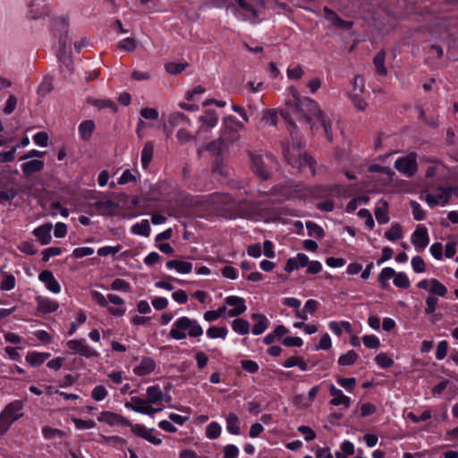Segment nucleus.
<instances>
[{"label": "nucleus", "instance_id": "obj_1", "mask_svg": "<svg viewBox=\"0 0 458 458\" xmlns=\"http://www.w3.org/2000/svg\"><path fill=\"white\" fill-rule=\"evenodd\" d=\"M211 198L218 214L226 219H253L259 214L258 202L248 199L235 202L229 193L216 192Z\"/></svg>", "mask_w": 458, "mask_h": 458}, {"label": "nucleus", "instance_id": "obj_2", "mask_svg": "<svg viewBox=\"0 0 458 458\" xmlns=\"http://www.w3.org/2000/svg\"><path fill=\"white\" fill-rule=\"evenodd\" d=\"M332 193V188L318 185L312 189L302 185H296L294 188L283 186L280 188V194L287 199H305L310 195L317 198H327Z\"/></svg>", "mask_w": 458, "mask_h": 458}, {"label": "nucleus", "instance_id": "obj_3", "mask_svg": "<svg viewBox=\"0 0 458 458\" xmlns=\"http://www.w3.org/2000/svg\"><path fill=\"white\" fill-rule=\"evenodd\" d=\"M186 330H188V335L191 337H198L203 334L202 327L196 320L191 319L188 317H182L174 322L169 335L173 339L182 340L187 336Z\"/></svg>", "mask_w": 458, "mask_h": 458}, {"label": "nucleus", "instance_id": "obj_4", "mask_svg": "<svg viewBox=\"0 0 458 458\" xmlns=\"http://www.w3.org/2000/svg\"><path fill=\"white\" fill-rule=\"evenodd\" d=\"M24 403L21 400L9 403L0 412V437L5 434L10 427L23 416Z\"/></svg>", "mask_w": 458, "mask_h": 458}, {"label": "nucleus", "instance_id": "obj_5", "mask_svg": "<svg viewBox=\"0 0 458 458\" xmlns=\"http://www.w3.org/2000/svg\"><path fill=\"white\" fill-rule=\"evenodd\" d=\"M292 96V100L287 101V105L294 106L293 112L302 114H321L318 104L310 98L301 97L298 89L294 87L288 89Z\"/></svg>", "mask_w": 458, "mask_h": 458}, {"label": "nucleus", "instance_id": "obj_6", "mask_svg": "<svg viewBox=\"0 0 458 458\" xmlns=\"http://www.w3.org/2000/svg\"><path fill=\"white\" fill-rule=\"evenodd\" d=\"M92 299L101 307H107L108 312L115 317L123 316L126 309L123 306L124 301L118 295L109 293L106 298L98 291L91 292Z\"/></svg>", "mask_w": 458, "mask_h": 458}, {"label": "nucleus", "instance_id": "obj_7", "mask_svg": "<svg viewBox=\"0 0 458 458\" xmlns=\"http://www.w3.org/2000/svg\"><path fill=\"white\" fill-rule=\"evenodd\" d=\"M283 155L286 162L293 167L298 168L301 171L305 167H309L312 175L316 174V161L315 159L307 153L302 155L299 152L298 156L292 155L289 148H284Z\"/></svg>", "mask_w": 458, "mask_h": 458}, {"label": "nucleus", "instance_id": "obj_8", "mask_svg": "<svg viewBox=\"0 0 458 458\" xmlns=\"http://www.w3.org/2000/svg\"><path fill=\"white\" fill-rule=\"evenodd\" d=\"M250 160V169L262 181H267L272 176L271 170L266 165L261 155L251 150L247 151Z\"/></svg>", "mask_w": 458, "mask_h": 458}, {"label": "nucleus", "instance_id": "obj_9", "mask_svg": "<svg viewBox=\"0 0 458 458\" xmlns=\"http://www.w3.org/2000/svg\"><path fill=\"white\" fill-rule=\"evenodd\" d=\"M125 407L131 409L134 411L147 414L149 416H153L155 413L159 412L163 410V405L161 407L155 408L153 407L147 399H142L138 396H134L131 399V402L125 403Z\"/></svg>", "mask_w": 458, "mask_h": 458}, {"label": "nucleus", "instance_id": "obj_10", "mask_svg": "<svg viewBox=\"0 0 458 458\" xmlns=\"http://www.w3.org/2000/svg\"><path fill=\"white\" fill-rule=\"evenodd\" d=\"M67 347L73 354H79L87 359L98 358L99 353L87 344L85 339H73L70 340L66 344Z\"/></svg>", "mask_w": 458, "mask_h": 458}, {"label": "nucleus", "instance_id": "obj_11", "mask_svg": "<svg viewBox=\"0 0 458 458\" xmlns=\"http://www.w3.org/2000/svg\"><path fill=\"white\" fill-rule=\"evenodd\" d=\"M305 123H310V129L316 131L323 128L328 141H333L332 122L327 116H302Z\"/></svg>", "mask_w": 458, "mask_h": 458}, {"label": "nucleus", "instance_id": "obj_12", "mask_svg": "<svg viewBox=\"0 0 458 458\" xmlns=\"http://www.w3.org/2000/svg\"><path fill=\"white\" fill-rule=\"evenodd\" d=\"M131 428V431L137 437H141L149 443L158 445L162 443V439L159 437H157L153 435V432L155 431L154 428H147L142 424H132L131 426H129Z\"/></svg>", "mask_w": 458, "mask_h": 458}, {"label": "nucleus", "instance_id": "obj_13", "mask_svg": "<svg viewBox=\"0 0 458 458\" xmlns=\"http://www.w3.org/2000/svg\"><path fill=\"white\" fill-rule=\"evenodd\" d=\"M98 420L100 422H106L109 426H131V422L121 414L113 411H102L98 417Z\"/></svg>", "mask_w": 458, "mask_h": 458}, {"label": "nucleus", "instance_id": "obj_14", "mask_svg": "<svg viewBox=\"0 0 458 458\" xmlns=\"http://www.w3.org/2000/svg\"><path fill=\"white\" fill-rule=\"evenodd\" d=\"M91 208L94 209V212L105 216H113L116 213V209L118 208V204L112 199H107L105 201H96L91 204Z\"/></svg>", "mask_w": 458, "mask_h": 458}, {"label": "nucleus", "instance_id": "obj_15", "mask_svg": "<svg viewBox=\"0 0 458 458\" xmlns=\"http://www.w3.org/2000/svg\"><path fill=\"white\" fill-rule=\"evenodd\" d=\"M68 20L65 17H57L54 20L53 28L55 32L60 33L59 43L62 48H64L69 43L68 39Z\"/></svg>", "mask_w": 458, "mask_h": 458}, {"label": "nucleus", "instance_id": "obj_16", "mask_svg": "<svg viewBox=\"0 0 458 458\" xmlns=\"http://www.w3.org/2000/svg\"><path fill=\"white\" fill-rule=\"evenodd\" d=\"M394 167L405 174L411 176L417 171V162L415 157L411 156L398 158L394 163Z\"/></svg>", "mask_w": 458, "mask_h": 458}, {"label": "nucleus", "instance_id": "obj_17", "mask_svg": "<svg viewBox=\"0 0 458 458\" xmlns=\"http://www.w3.org/2000/svg\"><path fill=\"white\" fill-rule=\"evenodd\" d=\"M225 303L229 306H233V309L228 310V316L231 318L238 317L245 312L247 307L245 301L242 297L238 296H228L225 298Z\"/></svg>", "mask_w": 458, "mask_h": 458}, {"label": "nucleus", "instance_id": "obj_18", "mask_svg": "<svg viewBox=\"0 0 458 458\" xmlns=\"http://www.w3.org/2000/svg\"><path fill=\"white\" fill-rule=\"evenodd\" d=\"M429 242V236L425 226H418L411 235V243L420 250H424Z\"/></svg>", "mask_w": 458, "mask_h": 458}, {"label": "nucleus", "instance_id": "obj_19", "mask_svg": "<svg viewBox=\"0 0 458 458\" xmlns=\"http://www.w3.org/2000/svg\"><path fill=\"white\" fill-rule=\"evenodd\" d=\"M157 368V363L151 357H143L140 365L133 369V373L139 377L151 374Z\"/></svg>", "mask_w": 458, "mask_h": 458}, {"label": "nucleus", "instance_id": "obj_20", "mask_svg": "<svg viewBox=\"0 0 458 458\" xmlns=\"http://www.w3.org/2000/svg\"><path fill=\"white\" fill-rule=\"evenodd\" d=\"M329 394L333 398L329 403L333 406L344 405L346 409L351 406V399L344 395V393L336 388L334 385L330 386Z\"/></svg>", "mask_w": 458, "mask_h": 458}, {"label": "nucleus", "instance_id": "obj_21", "mask_svg": "<svg viewBox=\"0 0 458 458\" xmlns=\"http://www.w3.org/2000/svg\"><path fill=\"white\" fill-rule=\"evenodd\" d=\"M36 301L38 303L37 311L41 314L53 313L56 311L59 308V304L57 301L50 300L48 298L38 296L36 298Z\"/></svg>", "mask_w": 458, "mask_h": 458}, {"label": "nucleus", "instance_id": "obj_22", "mask_svg": "<svg viewBox=\"0 0 458 458\" xmlns=\"http://www.w3.org/2000/svg\"><path fill=\"white\" fill-rule=\"evenodd\" d=\"M38 279L45 284L46 287L54 293H58L61 291L59 283L55 278L50 270H43L38 276Z\"/></svg>", "mask_w": 458, "mask_h": 458}, {"label": "nucleus", "instance_id": "obj_23", "mask_svg": "<svg viewBox=\"0 0 458 458\" xmlns=\"http://www.w3.org/2000/svg\"><path fill=\"white\" fill-rule=\"evenodd\" d=\"M251 319L256 321L252 327V333L256 335H261L269 326L268 319L261 313H253Z\"/></svg>", "mask_w": 458, "mask_h": 458}, {"label": "nucleus", "instance_id": "obj_24", "mask_svg": "<svg viewBox=\"0 0 458 458\" xmlns=\"http://www.w3.org/2000/svg\"><path fill=\"white\" fill-rule=\"evenodd\" d=\"M51 230L52 225L45 224L34 229L33 234L38 238V240L42 245H47L50 243L52 239L50 234Z\"/></svg>", "mask_w": 458, "mask_h": 458}, {"label": "nucleus", "instance_id": "obj_25", "mask_svg": "<svg viewBox=\"0 0 458 458\" xmlns=\"http://www.w3.org/2000/svg\"><path fill=\"white\" fill-rule=\"evenodd\" d=\"M50 356L49 352H29L25 360L31 367H38L47 360Z\"/></svg>", "mask_w": 458, "mask_h": 458}, {"label": "nucleus", "instance_id": "obj_26", "mask_svg": "<svg viewBox=\"0 0 458 458\" xmlns=\"http://www.w3.org/2000/svg\"><path fill=\"white\" fill-rule=\"evenodd\" d=\"M164 394L159 386H151L147 388V400L152 404H161Z\"/></svg>", "mask_w": 458, "mask_h": 458}, {"label": "nucleus", "instance_id": "obj_27", "mask_svg": "<svg viewBox=\"0 0 458 458\" xmlns=\"http://www.w3.org/2000/svg\"><path fill=\"white\" fill-rule=\"evenodd\" d=\"M44 167V162L34 159L21 165V170L25 176H30L34 173L40 172Z\"/></svg>", "mask_w": 458, "mask_h": 458}, {"label": "nucleus", "instance_id": "obj_28", "mask_svg": "<svg viewBox=\"0 0 458 458\" xmlns=\"http://www.w3.org/2000/svg\"><path fill=\"white\" fill-rule=\"evenodd\" d=\"M95 128H96V126H95L94 121H92V120L83 121L79 125V133H80L81 138L86 141L89 140L92 136V133L95 131Z\"/></svg>", "mask_w": 458, "mask_h": 458}, {"label": "nucleus", "instance_id": "obj_29", "mask_svg": "<svg viewBox=\"0 0 458 458\" xmlns=\"http://www.w3.org/2000/svg\"><path fill=\"white\" fill-rule=\"evenodd\" d=\"M154 154V144L152 141H147L141 151V165L144 169H147L152 161Z\"/></svg>", "mask_w": 458, "mask_h": 458}, {"label": "nucleus", "instance_id": "obj_30", "mask_svg": "<svg viewBox=\"0 0 458 458\" xmlns=\"http://www.w3.org/2000/svg\"><path fill=\"white\" fill-rule=\"evenodd\" d=\"M386 52L381 50L377 54L373 59V64L377 74L386 76L387 74L386 67L385 66Z\"/></svg>", "mask_w": 458, "mask_h": 458}, {"label": "nucleus", "instance_id": "obj_31", "mask_svg": "<svg viewBox=\"0 0 458 458\" xmlns=\"http://www.w3.org/2000/svg\"><path fill=\"white\" fill-rule=\"evenodd\" d=\"M211 172L214 174H219L225 178H227L230 175L229 170L224 162V157L214 159Z\"/></svg>", "mask_w": 458, "mask_h": 458}, {"label": "nucleus", "instance_id": "obj_32", "mask_svg": "<svg viewBox=\"0 0 458 458\" xmlns=\"http://www.w3.org/2000/svg\"><path fill=\"white\" fill-rule=\"evenodd\" d=\"M428 291L431 295L440 297H445L448 292L446 286L436 278L430 279V287Z\"/></svg>", "mask_w": 458, "mask_h": 458}, {"label": "nucleus", "instance_id": "obj_33", "mask_svg": "<svg viewBox=\"0 0 458 458\" xmlns=\"http://www.w3.org/2000/svg\"><path fill=\"white\" fill-rule=\"evenodd\" d=\"M250 323L242 318H237L232 322L233 330L240 335H247L250 332Z\"/></svg>", "mask_w": 458, "mask_h": 458}, {"label": "nucleus", "instance_id": "obj_34", "mask_svg": "<svg viewBox=\"0 0 458 458\" xmlns=\"http://www.w3.org/2000/svg\"><path fill=\"white\" fill-rule=\"evenodd\" d=\"M226 428L229 433L233 435H239L241 433V428L239 425L238 416L234 413H229L226 417Z\"/></svg>", "mask_w": 458, "mask_h": 458}, {"label": "nucleus", "instance_id": "obj_35", "mask_svg": "<svg viewBox=\"0 0 458 458\" xmlns=\"http://www.w3.org/2000/svg\"><path fill=\"white\" fill-rule=\"evenodd\" d=\"M396 272L392 267H385L378 275V282L383 289L388 288V280L394 278Z\"/></svg>", "mask_w": 458, "mask_h": 458}, {"label": "nucleus", "instance_id": "obj_36", "mask_svg": "<svg viewBox=\"0 0 458 458\" xmlns=\"http://www.w3.org/2000/svg\"><path fill=\"white\" fill-rule=\"evenodd\" d=\"M88 103L93 106H96L98 111H101L105 107L110 108L111 112H117L115 104L111 100L106 99H89Z\"/></svg>", "mask_w": 458, "mask_h": 458}, {"label": "nucleus", "instance_id": "obj_37", "mask_svg": "<svg viewBox=\"0 0 458 458\" xmlns=\"http://www.w3.org/2000/svg\"><path fill=\"white\" fill-rule=\"evenodd\" d=\"M131 232L138 235L148 237L150 234V225L148 220H142L131 227Z\"/></svg>", "mask_w": 458, "mask_h": 458}, {"label": "nucleus", "instance_id": "obj_38", "mask_svg": "<svg viewBox=\"0 0 458 458\" xmlns=\"http://www.w3.org/2000/svg\"><path fill=\"white\" fill-rule=\"evenodd\" d=\"M385 237L389 241H397L403 237V228L400 224H394L391 228L385 233Z\"/></svg>", "mask_w": 458, "mask_h": 458}, {"label": "nucleus", "instance_id": "obj_39", "mask_svg": "<svg viewBox=\"0 0 458 458\" xmlns=\"http://www.w3.org/2000/svg\"><path fill=\"white\" fill-rule=\"evenodd\" d=\"M42 435L46 439H53L55 437H64L66 436V433L64 430L45 426L42 428Z\"/></svg>", "mask_w": 458, "mask_h": 458}, {"label": "nucleus", "instance_id": "obj_40", "mask_svg": "<svg viewBox=\"0 0 458 458\" xmlns=\"http://www.w3.org/2000/svg\"><path fill=\"white\" fill-rule=\"evenodd\" d=\"M358 359V354L355 351L350 350L345 354H342L338 359V363L341 366H350L355 363Z\"/></svg>", "mask_w": 458, "mask_h": 458}, {"label": "nucleus", "instance_id": "obj_41", "mask_svg": "<svg viewBox=\"0 0 458 458\" xmlns=\"http://www.w3.org/2000/svg\"><path fill=\"white\" fill-rule=\"evenodd\" d=\"M306 227L310 236H314L317 239H322L325 236V232L321 226L314 222L309 221L306 223Z\"/></svg>", "mask_w": 458, "mask_h": 458}, {"label": "nucleus", "instance_id": "obj_42", "mask_svg": "<svg viewBox=\"0 0 458 458\" xmlns=\"http://www.w3.org/2000/svg\"><path fill=\"white\" fill-rule=\"evenodd\" d=\"M228 330L225 327H210L207 330V335L209 338H222L225 339L227 335Z\"/></svg>", "mask_w": 458, "mask_h": 458}, {"label": "nucleus", "instance_id": "obj_43", "mask_svg": "<svg viewBox=\"0 0 458 458\" xmlns=\"http://www.w3.org/2000/svg\"><path fill=\"white\" fill-rule=\"evenodd\" d=\"M207 151L215 158L223 157L222 144L219 141L213 140L206 147Z\"/></svg>", "mask_w": 458, "mask_h": 458}, {"label": "nucleus", "instance_id": "obj_44", "mask_svg": "<svg viewBox=\"0 0 458 458\" xmlns=\"http://www.w3.org/2000/svg\"><path fill=\"white\" fill-rule=\"evenodd\" d=\"M287 78L291 81H299L304 75V71L301 65L288 67L286 70Z\"/></svg>", "mask_w": 458, "mask_h": 458}, {"label": "nucleus", "instance_id": "obj_45", "mask_svg": "<svg viewBox=\"0 0 458 458\" xmlns=\"http://www.w3.org/2000/svg\"><path fill=\"white\" fill-rule=\"evenodd\" d=\"M221 434V426L216 422L213 421L209 423L206 428V436L209 439H216Z\"/></svg>", "mask_w": 458, "mask_h": 458}, {"label": "nucleus", "instance_id": "obj_46", "mask_svg": "<svg viewBox=\"0 0 458 458\" xmlns=\"http://www.w3.org/2000/svg\"><path fill=\"white\" fill-rule=\"evenodd\" d=\"M394 284L396 287L407 289L410 287L411 283L406 274L400 272L396 273L394 278Z\"/></svg>", "mask_w": 458, "mask_h": 458}, {"label": "nucleus", "instance_id": "obj_47", "mask_svg": "<svg viewBox=\"0 0 458 458\" xmlns=\"http://www.w3.org/2000/svg\"><path fill=\"white\" fill-rule=\"evenodd\" d=\"M375 360L377 364L382 369L390 368L394 364V360L385 352L378 353L376 356Z\"/></svg>", "mask_w": 458, "mask_h": 458}, {"label": "nucleus", "instance_id": "obj_48", "mask_svg": "<svg viewBox=\"0 0 458 458\" xmlns=\"http://www.w3.org/2000/svg\"><path fill=\"white\" fill-rule=\"evenodd\" d=\"M224 125L226 130H229L232 131H238L239 130H241L243 127L242 123L236 122L233 119V116H225Z\"/></svg>", "mask_w": 458, "mask_h": 458}, {"label": "nucleus", "instance_id": "obj_49", "mask_svg": "<svg viewBox=\"0 0 458 458\" xmlns=\"http://www.w3.org/2000/svg\"><path fill=\"white\" fill-rule=\"evenodd\" d=\"M224 125L226 130H229L232 131H238L239 130H241L243 127L242 123L236 122L233 119V116H225Z\"/></svg>", "mask_w": 458, "mask_h": 458}, {"label": "nucleus", "instance_id": "obj_50", "mask_svg": "<svg viewBox=\"0 0 458 458\" xmlns=\"http://www.w3.org/2000/svg\"><path fill=\"white\" fill-rule=\"evenodd\" d=\"M375 216L378 224H386L389 221L387 205L384 208H377L375 209Z\"/></svg>", "mask_w": 458, "mask_h": 458}, {"label": "nucleus", "instance_id": "obj_51", "mask_svg": "<svg viewBox=\"0 0 458 458\" xmlns=\"http://www.w3.org/2000/svg\"><path fill=\"white\" fill-rule=\"evenodd\" d=\"M187 64L182 63H168L165 65V71L170 74H179L185 70Z\"/></svg>", "mask_w": 458, "mask_h": 458}, {"label": "nucleus", "instance_id": "obj_52", "mask_svg": "<svg viewBox=\"0 0 458 458\" xmlns=\"http://www.w3.org/2000/svg\"><path fill=\"white\" fill-rule=\"evenodd\" d=\"M410 206L412 209V215H413V217L415 220L421 221V220L425 219L426 213L421 208L420 205L418 202H416L415 200H411L410 202Z\"/></svg>", "mask_w": 458, "mask_h": 458}, {"label": "nucleus", "instance_id": "obj_53", "mask_svg": "<svg viewBox=\"0 0 458 458\" xmlns=\"http://www.w3.org/2000/svg\"><path fill=\"white\" fill-rule=\"evenodd\" d=\"M15 286V277L11 274L4 276L3 281L0 284V290L10 291Z\"/></svg>", "mask_w": 458, "mask_h": 458}, {"label": "nucleus", "instance_id": "obj_54", "mask_svg": "<svg viewBox=\"0 0 458 458\" xmlns=\"http://www.w3.org/2000/svg\"><path fill=\"white\" fill-rule=\"evenodd\" d=\"M358 216L360 218L365 219V225L369 230H372L374 228V225H375L374 219H373V216L369 209H367V208L360 209L358 212Z\"/></svg>", "mask_w": 458, "mask_h": 458}, {"label": "nucleus", "instance_id": "obj_55", "mask_svg": "<svg viewBox=\"0 0 458 458\" xmlns=\"http://www.w3.org/2000/svg\"><path fill=\"white\" fill-rule=\"evenodd\" d=\"M111 289L128 293L131 291V285L127 281L121 278H116L112 282Z\"/></svg>", "mask_w": 458, "mask_h": 458}, {"label": "nucleus", "instance_id": "obj_56", "mask_svg": "<svg viewBox=\"0 0 458 458\" xmlns=\"http://www.w3.org/2000/svg\"><path fill=\"white\" fill-rule=\"evenodd\" d=\"M72 420L77 429H88L96 426V422L92 420H85L80 418H72Z\"/></svg>", "mask_w": 458, "mask_h": 458}, {"label": "nucleus", "instance_id": "obj_57", "mask_svg": "<svg viewBox=\"0 0 458 458\" xmlns=\"http://www.w3.org/2000/svg\"><path fill=\"white\" fill-rule=\"evenodd\" d=\"M18 250L27 255H35L38 252L34 243L28 241L21 242L18 246Z\"/></svg>", "mask_w": 458, "mask_h": 458}, {"label": "nucleus", "instance_id": "obj_58", "mask_svg": "<svg viewBox=\"0 0 458 458\" xmlns=\"http://www.w3.org/2000/svg\"><path fill=\"white\" fill-rule=\"evenodd\" d=\"M101 437L103 438L104 440V443L106 444H112L114 445H119V446H123V445H125L127 444V441L119 437V436H104V435H101Z\"/></svg>", "mask_w": 458, "mask_h": 458}, {"label": "nucleus", "instance_id": "obj_59", "mask_svg": "<svg viewBox=\"0 0 458 458\" xmlns=\"http://www.w3.org/2000/svg\"><path fill=\"white\" fill-rule=\"evenodd\" d=\"M438 299L434 295H428L426 299L425 313L431 315L436 311Z\"/></svg>", "mask_w": 458, "mask_h": 458}, {"label": "nucleus", "instance_id": "obj_60", "mask_svg": "<svg viewBox=\"0 0 458 458\" xmlns=\"http://www.w3.org/2000/svg\"><path fill=\"white\" fill-rule=\"evenodd\" d=\"M362 341L364 345L369 349H376L380 345L379 339L374 335H364Z\"/></svg>", "mask_w": 458, "mask_h": 458}, {"label": "nucleus", "instance_id": "obj_61", "mask_svg": "<svg viewBox=\"0 0 458 458\" xmlns=\"http://www.w3.org/2000/svg\"><path fill=\"white\" fill-rule=\"evenodd\" d=\"M336 381L349 392L352 391L356 386V379L354 377H338Z\"/></svg>", "mask_w": 458, "mask_h": 458}, {"label": "nucleus", "instance_id": "obj_62", "mask_svg": "<svg viewBox=\"0 0 458 458\" xmlns=\"http://www.w3.org/2000/svg\"><path fill=\"white\" fill-rule=\"evenodd\" d=\"M241 365L245 371L251 374L257 373L259 369V364L252 360H243L241 361Z\"/></svg>", "mask_w": 458, "mask_h": 458}, {"label": "nucleus", "instance_id": "obj_63", "mask_svg": "<svg viewBox=\"0 0 458 458\" xmlns=\"http://www.w3.org/2000/svg\"><path fill=\"white\" fill-rule=\"evenodd\" d=\"M411 266L416 273H423L426 271V264L420 256H415L411 259Z\"/></svg>", "mask_w": 458, "mask_h": 458}, {"label": "nucleus", "instance_id": "obj_64", "mask_svg": "<svg viewBox=\"0 0 458 458\" xmlns=\"http://www.w3.org/2000/svg\"><path fill=\"white\" fill-rule=\"evenodd\" d=\"M107 395V391L104 386H97L91 392V397L96 401H102Z\"/></svg>", "mask_w": 458, "mask_h": 458}]
</instances>
